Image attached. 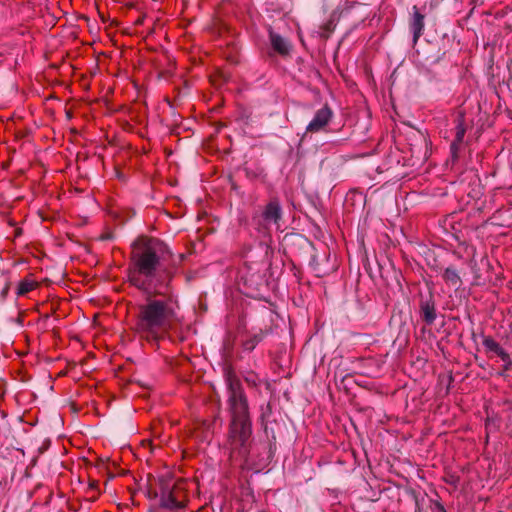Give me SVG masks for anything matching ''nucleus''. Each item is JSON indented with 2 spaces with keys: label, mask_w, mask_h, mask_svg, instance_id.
I'll list each match as a JSON object with an SVG mask.
<instances>
[{
  "label": "nucleus",
  "mask_w": 512,
  "mask_h": 512,
  "mask_svg": "<svg viewBox=\"0 0 512 512\" xmlns=\"http://www.w3.org/2000/svg\"><path fill=\"white\" fill-rule=\"evenodd\" d=\"M229 393L231 424L228 445L231 453L245 456L248 453L252 433L247 402L237 383H229Z\"/></svg>",
  "instance_id": "obj_1"
},
{
  "label": "nucleus",
  "mask_w": 512,
  "mask_h": 512,
  "mask_svg": "<svg viewBox=\"0 0 512 512\" xmlns=\"http://www.w3.org/2000/svg\"><path fill=\"white\" fill-rule=\"evenodd\" d=\"M165 246L153 238H142L135 243L134 261L137 271L146 277H153L160 265V255Z\"/></svg>",
  "instance_id": "obj_2"
},
{
  "label": "nucleus",
  "mask_w": 512,
  "mask_h": 512,
  "mask_svg": "<svg viewBox=\"0 0 512 512\" xmlns=\"http://www.w3.org/2000/svg\"><path fill=\"white\" fill-rule=\"evenodd\" d=\"M155 487L150 484L145 493L149 498H159L162 508L169 510H179L183 507L176 483L170 473L160 475L154 480Z\"/></svg>",
  "instance_id": "obj_3"
},
{
  "label": "nucleus",
  "mask_w": 512,
  "mask_h": 512,
  "mask_svg": "<svg viewBox=\"0 0 512 512\" xmlns=\"http://www.w3.org/2000/svg\"><path fill=\"white\" fill-rule=\"evenodd\" d=\"M167 316L168 310L164 302L151 301L142 309L140 325L149 330L160 328L165 325Z\"/></svg>",
  "instance_id": "obj_4"
},
{
  "label": "nucleus",
  "mask_w": 512,
  "mask_h": 512,
  "mask_svg": "<svg viewBox=\"0 0 512 512\" xmlns=\"http://www.w3.org/2000/svg\"><path fill=\"white\" fill-rule=\"evenodd\" d=\"M282 219V207L278 200H271L261 213V222L259 223V232L266 233L271 227L280 228Z\"/></svg>",
  "instance_id": "obj_5"
},
{
  "label": "nucleus",
  "mask_w": 512,
  "mask_h": 512,
  "mask_svg": "<svg viewBox=\"0 0 512 512\" xmlns=\"http://www.w3.org/2000/svg\"><path fill=\"white\" fill-rule=\"evenodd\" d=\"M332 117V110L328 106L322 107L315 113L313 119L307 125L306 131L313 133L321 131L322 129H324V127L328 125Z\"/></svg>",
  "instance_id": "obj_6"
},
{
  "label": "nucleus",
  "mask_w": 512,
  "mask_h": 512,
  "mask_svg": "<svg viewBox=\"0 0 512 512\" xmlns=\"http://www.w3.org/2000/svg\"><path fill=\"white\" fill-rule=\"evenodd\" d=\"M484 347L495 353L504 363V369L509 370L512 367V360L510 355L497 343L494 339L488 337L483 340Z\"/></svg>",
  "instance_id": "obj_7"
},
{
  "label": "nucleus",
  "mask_w": 512,
  "mask_h": 512,
  "mask_svg": "<svg viewBox=\"0 0 512 512\" xmlns=\"http://www.w3.org/2000/svg\"><path fill=\"white\" fill-rule=\"evenodd\" d=\"M410 29L413 33V42L416 43L424 30V15L418 11L416 6L413 7Z\"/></svg>",
  "instance_id": "obj_8"
},
{
  "label": "nucleus",
  "mask_w": 512,
  "mask_h": 512,
  "mask_svg": "<svg viewBox=\"0 0 512 512\" xmlns=\"http://www.w3.org/2000/svg\"><path fill=\"white\" fill-rule=\"evenodd\" d=\"M269 39H270V43L273 47V49L282 54V55H286L289 53V50H290V44L289 42L283 38L281 35L273 32V31H270L269 33Z\"/></svg>",
  "instance_id": "obj_9"
},
{
  "label": "nucleus",
  "mask_w": 512,
  "mask_h": 512,
  "mask_svg": "<svg viewBox=\"0 0 512 512\" xmlns=\"http://www.w3.org/2000/svg\"><path fill=\"white\" fill-rule=\"evenodd\" d=\"M420 307H421L423 320L428 325L433 324L436 319V316H437L434 302L432 300L422 301Z\"/></svg>",
  "instance_id": "obj_10"
},
{
  "label": "nucleus",
  "mask_w": 512,
  "mask_h": 512,
  "mask_svg": "<svg viewBox=\"0 0 512 512\" xmlns=\"http://www.w3.org/2000/svg\"><path fill=\"white\" fill-rule=\"evenodd\" d=\"M442 277L444 281L450 286H452L455 290L459 289L462 285L461 277L458 274L457 270L454 269L453 267H447L444 270Z\"/></svg>",
  "instance_id": "obj_11"
},
{
  "label": "nucleus",
  "mask_w": 512,
  "mask_h": 512,
  "mask_svg": "<svg viewBox=\"0 0 512 512\" xmlns=\"http://www.w3.org/2000/svg\"><path fill=\"white\" fill-rule=\"evenodd\" d=\"M263 339L262 333L254 334L243 341V349L245 351H252Z\"/></svg>",
  "instance_id": "obj_12"
},
{
  "label": "nucleus",
  "mask_w": 512,
  "mask_h": 512,
  "mask_svg": "<svg viewBox=\"0 0 512 512\" xmlns=\"http://www.w3.org/2000/svg\"><path fill=\"white\" fill-rule=\"evenodd\" d=\"M37 286V283L31 279H24L20 281L17 294L20 296L26 295L28 292L32 291Z\"/></svg>",
  "instance_id": "obj_13"
},
{
  "label": "nucleus",
  "mask_w": 512,
  "mask_h": 512,
  "mask_svg": "<svg viewBox=\"0 0 512 512\" xmlns=\"http://www.w3.org/2000/svg\"><path fill=\"white\" fill-rule=\"evenodd\" d=\"M134 482H137L138 490L143 491L145 495H147V493L145 492L150 484H152L155 487V482L154 480L152 481L151 479H147L145 481L142 478L139 481H137V479H134Z\"/></svg>",
  "instance_id": "obj_14"
},
{
  "label": "nucleus",
  "mask_w": 512,
  "mask_h": 512,
  "mask_svg": "<svg viewBox=\"0 0 512 512\" xmlns=\"http://www.w3.org/2000/svg\"><path fill=\"white\" fill-rule=\"evenodd\" d=\"M465 135V127L462 123H459L456 127V139L455 141L460 143L463 141Z\"/></svg>",
  "instance_id": "obj_15"
},
{
  "label": "nucleus",
  "mask_w": 512,
  "mask_h": 512,
  "mask_svg": "<svg viewBox=\"0 0 512 512\" xmlns=\"http://www.w3.org/2000/svg\"><path fill=\"white\" fill-rule=\"evenodd\" d=\"M433 512H446L442 505H438Z\"/></svg>",
  "instance_id": "obj_16"
},
{
  "label": "nucleus",
  "mask_w": 512,
  "mask_h": 512,
  "mask_svg": "<svg viewBox=\"0 0 512 512\" xmlns=\"http://www.w3.org/2000/svg\"><path fill=\"white\" fill-rule=\"evenodd\" d=\"M130 83H133V86L135 88V90L137 91V93L139 92V88H138V85L136 83H134L133 81L130 80Z\"/></svg>",
  "instance_id": "obj_17"
},
{
  "label": "nucleus",
  "mask_w": 512,
  "mask_h": 512,
  "mask_svg": "<svg viewBox=\"0 0 512 512\" xmlns=\"http://www.w3.org/2000/svg\"><path fill=\"white\" fill-rule=\"evenodd\" d=\"M141 22H142V18H138V19L136 20V24H140Z\"/></svg>",
  "instance_id": "obj_18"
}]
</instances>
